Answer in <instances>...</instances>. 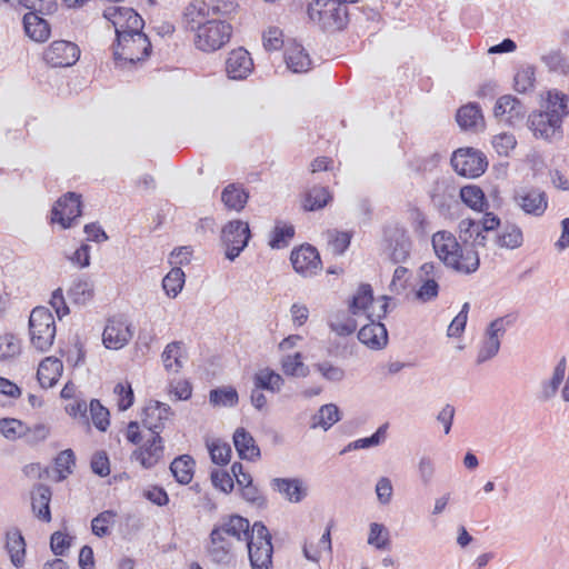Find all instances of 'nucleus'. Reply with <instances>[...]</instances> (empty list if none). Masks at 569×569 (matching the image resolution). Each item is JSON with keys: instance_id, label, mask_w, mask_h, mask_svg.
I'll list each match as a JSON object with an SVG mask.
<instances>
[{"instance_id": "obj_1", "label": "nucleus", "mask_w": 569, "mask_h": 569, "mask_svg": "<svg viewBox=\"0 0 569 569\" xmlns=\"http://www.w3.org/2000/svg\"><path fill=\"white\" fill-rule=\"evenodd\" d=\"M103 18L110 21L116 30L113 59L118 68L130 69L144 60L151 52V42L142 32L144 21L132 8L109 7Z\"/></svg>"}, {"instance_id": "obj_2", "label": "nucleus", "mask_w": 569, "mask_h": 569, "mask_svg": "<svg viewBox=\"0 0 569 569\" xmlns=\"http://www.w3.org/2000/svg\"><path fill=\"white\" fill-rule=\"evenodd\" d=\"M569 114V97L559 91H549L546 110L533 112L528 124L533 136L548 142L559 141L563 137L562 122Z\"/></svg>"}, {"instance_id": "obj_3", "label": "nucleus", "mask_w": 569, "mask_h": 569, "mask_svg": "<svg viewBox=\"0 0 569 569\" xmlns=\"http://www.w3.org/2000/svg\"><path fill=\"white\" fill-rule=\"evenodd\" d=\"M188 30L196 33V47L206 52L222 48L231 38L232 26L220 18L183 17Z\"/></svg>"}, {"instance_id": "obj_4", "label": "nucleus", "mask_w": 569, "mask_h": 569, "mask_svg": "<svg viewBox=\"0 0 569 569\" xmlns=\"http://www.w3.org/2000/svg\"><path fill=\"white\" fill-rule=\"evenodd\" d=\"M308 16L325 31L341 30L348 21L347 7L339 0H313L308 6Z\"/></svg>"}, {"instance_id": "obj_5", "label": "nucleus", "mask_w": 569, "mask_h": 569, "mask_svg": "<svg viewBox=\"0 0 569 569\" xmlns=\"http://www.w3.org/2000/svg\"><path fill=\"white\" fill-rule=\"evenodd\" d=\"M19 3L26 8L34 9L23 17V28L27 36L37 41L44 42L50 37V26L47 20L38 14L50 13L57 7L56 0H19Z\"/></svg>"}, {"instance_id": "obj_6", "label": "nucleus", "mask_w": 569, "mask_h": 569, "mask_svg": "<svg viewBox=\"0 0 569 569\" xmlns=\"http://www.w3.org/2000/svg\"><path fill=\"white\" fill-rule=\"evenodd\" d=\"M516 317L506 315L496 318L486 328L483 336L479 342L477 359L478 365H482L495 358L500 350L501 340L505 337L508 328L512 327Z\"/></svg>"}, {"instance_id": "obj_7", "label": "nucleus", "mask_w": 569, "mask_h": 569, "mask_svg": "<svg viewBox=\"0 0 569 569\" xmlns=\"http://www.w3.org/2000/svg\"><path fill=\"white\" fill-rule=\"evenodd\" d=\"M246 546L252 569H270L273 553L271 535L261 521L252 525L250 539Z\"/></svg>"}, {"instance_id": "obj_8", "label": "nucleus", "mask_w": 569, "mask_h": 569, "mask_svg": "<svg viewBox=\"0 0 569 569\" xmlns=\"http://www.w3.org/2000/svg\"><path fill=\"white\" fill-rule=\"evenodd\" d=\"M29 332L32 346L40 351H48L56 337V322L51 311L46 307H36L29 317Z\"/></svg>"}, {"instance_id": "obj_9", "label": "nucleus", "mask_w": 569, "mask_h": 569, "mask_svg": "<svg viewBox=\"0 0 569 569\" xmlns=\"http://www.w3.org/2000/svg\"><path fill=\"white\" fill-rule=\"evenodd\" d=\"M237 9L236 0H193L186 7L183 17L220 18L228 21L237 12Z\"/></svg>"}, {"instance_id": "obj_10", "label": "nucleus", "mask_w": 569, "mask_h": 569, "mask_svg": "<svg viewBox=\"0 0 569 569\" xmlns=\"http://www.w3.org/2000/svg\"><path fill=\"white\" fill-rule=\"evenodd\" d=\"M451 166L461 177L477 178L485 172L488 162L479 150L460 148L452 153Z\"/></svg>"}, {"instance_id": "obj_11", "label": "nucleus", "mask_w": 569, "mask_h": 569, "mask_svg": "<svg viewBox=\"0 0 569 569\" xmlns=\"http://www.w3.org/2000/svg\"><path fill=\"white\" fill-rule=\"evenodd\" d=\"M236 549L234 542L212 528L206 543V552L211 562L223 567L231 566L236 562Z\"/></svg>"}, {"instance_id": "obj_12", "label": "nucleus", "mask_w": 569, "mask_h": 569, "mask_svg": "<svg viewBox=\"0 0 569 569\" xmlns=\"http://www.w3.org/2000/svg\"><path fill=\"white\" fill-rule=\"evenodd\" d=\"M81 214V196L68 192L59 198L51 210V222L58 223L62 229L72 227Z\"/></svg>"}, {"instance_id": "obj_13", "label": "nucleus", "mask_w": 569, "mask_h": 569, "mask_svg": "<svg viewBox=\"0 0 569 569\" xmlns=\"http://www.w3.org/2000/svg\"><path fill=\"white\" fill-rule=\"evenodd\" d=\"M133 336L131 323L123 317L108 319L102 333V341L106 348L119 350L129 343Z\"/></svg>"}, {"instance_id": "obj_14", "label": "nucleus", "mask_w": 569, "mask_h": 569, "mask_svg": "<svg viewBox=\"0 0 569 569\" xmlns=\"http://www.w3.org/2000/svg\"><path fill=\"white\" fill-rule=\"evenodd\" d=\"M430 199L435 209L443 217L450 216L452 209L459 206L457 187L446 179L435 182Z\"/></svg>"}, {"instance_id": "obj_15", "label": "nucleus", "mask_w": 569, "mask_h": 569, "mask_svg": "<svg viewBox=\"0 0 569 569\" xmlns=\"http://www.w3.org/2000/svg\"><path fill=\"white\" fill-rule=\"evenodd\" d=\"M173 416L171 407L158 400H149L141 412L142 426L151 435H159L164 429L166 422Z\"/></svg>"}, {"instance_id": "obj_16", "label": "nucleus", "mask_w": 569, "mask_h": 569, "mask_svg": "<svg viewBox=\"0 0 569 569\" xmlns=\"http://www.w3.org/2000/svg\"><path fill=\"white\" fill-rule=\"evenodd\" d=\"M251 528L249 520L239 515L222 517L213 525L214 530H218L219 533L230 539L236 545L248 542L251 535Z\"/></svg>"}, {"instance_id": "obj_17", "label": "nucleus", "mask_w": 569, "mask_h": 569, "mask_svg": "<svg viewBox=\"0 0 569 569\" xmlns=\"http://www.w3.org/2000/svg\"><path fill=\"white\" fill-rule=\"evenodd\" d=\"M80 57L79 47L67 40L53 41L44 51L43 59L51 67L73 66Z\"/></svg>"}, {"instance_id": "obj_18", "label": "nucleus", "mask_w": 569, "mask_h": 569, "mask_svg": "<svg viewBox=\"0 0 569 569\" xmlns=\"http://www.w3.org/2000/svg\"><path fill=\"white\" fill-rule=\"evenodd\" d=\"M527 113L526 106L515 96H501L493 108V114L499 121L510 126L521 122Z\"/></svg>"}, {"instance_id": "obj_19", "label": "nucleus", "mask_w": 569, "mask_h": 569, "mask_svg": "<svg viewBox=\"0 0 569 569\" xmlns=\"http://www.w3.org/2000/svg\"><path fill=\"white\" fill-rule=\"evenodd\" d=\"M449 268L461 273H472L479 268L478 251H435Z\"/></svg>"}, {"instance_id": "obj_20", "label": "nucleus", "mask_w": 569, "mask_h": 569, "mask_svg": "<svg viewBox=\"0 0 569 569\" xmlns=\"http://www.w3.org/2000/svg\"><path fill=\"white\" fill-rule=\"evenodd\" d=\"M164 455L163 439L159 435H151L142 446L138 447L132 458L138 461L144 469L154 467Z\"/></svg>"}, {"instance_id": "obj_21", "label": "nucleus", "mask_w": 569, "mask_h": 569, "mask_svg": "<svg viewBox=\"0 0 569 569\" xmlns=\"http://www.w3.org/2000/svg\"><path fill=\"white\" fill-rule=\"evenodd\" d=\"M250 237L249 224L241 220L228 222L221 231V240L226 249H246Z\"/></svg>"}, {"instance_id": "obj_22", "label": "nucleus", "mask_w": 569, "mask_h": 569, "mask_svg": "<svg viewBox=\"0 0 569 569\" xmlns=\"http://www.w3.org/2000/svg\"><path fill=\"white\" fill-rule=\"evenodd\" d=\"M437 267L431 262H426L420 267L419 278L421 286L416 291V299L421 302L435 300L439 295V284L436 280Z\"/></svg>"}, {"instance_id": "obj_23", "label": "nucleus", "mask_w": 569, "mask_h": 569, "mask_svg": "<svg viewBox=\"0 0 569 569\" xmlns=\"http://www.w3.org/2000/svg\"><path fill=\"white\" fill-rule=\"evenodd\" d=\"M252 68V59L243 48L232 50L226 61V72L230 79H244L250 74Z\"/></svg>"}, {"instance_id": "obj_24", "label": "nucleus", "mask_w": 569, "mask_h": 569, "mask_svg": "<svg viewBox=\"0 0 569 569\" xmlns=\"http://www.w3.org/2000/svg\"><path fill=\"white\" fill-rule=\"evenodd\" d=\"M566 370L567 359L566 357H561L553 368L552 376L541 380L537 392V399L539 401L547 402L557 396L558 390L565 380Z\"/></svg>"}, {"instance_id": "obj_25", "label": "nucleus", "mask_w": 569, "mask_h": 569, "mask_svg": "<svg viewBox=\"0 0 569 569\" xmlns=\"http://www.w3.org/2000/svg\"><path fill=\"white\" fill-rule=\"evenodd\" d=\"M271 487L290 502H301L308 493V488L303 480L299 478H273Z\"/></svg>"}, {"instance_id": "obj_26", "label": "nucleus", "mask_w": 569, "mask_h": 569, "mask_svg": "<svg viewBox=\"0 0 569 569\" xmlns=\"http://www.w3.org/2000/svg\"><path fill=\"white\" fill-rule=\"evenodd\" d=\"M358 339L370 349L380 350L388 343V331L382 322L371 320L359 330Z\"/></svg>"}, {"instance_id": "obj_27", "label": "nucleus", "mask_w": 569, "mask_h": 569, "mask_svg": "<svg viewBox=\"0 0 569 569\" xmlns=\"http://www.w3.org/2000/svg\"><path fill=\"white\" fill-rule=\"evenodd\" d=\"M293 269L303 277H311L322 268L319 251H291Z\"/></svg>"}, {"instance_id": "obj_28", "label": "nucleus", "mask_w": 569, "mask_h": 569, "mask_svg": "<svg viewBox=\"0 0 569 569\" xmlns=\"http://www.w3.org/2000/svg\"><path fill=\"white\" fill-rule=\"evenodd\" d=\"M186 359L187 351L182 341L168 343L161 353V361L168 373H178L183 368Z\"/></svg>"}, {"instance_id": "obj_29", "label": "nucleus", "mask_w": 569, "mask_h": 569, "mask_svg": "<svg viewBox=\"0 0 569 569\" xmlns=\"http://www.w3.org/2000/svg\"><path fill=\"white\" fill-rule=\"evenodd\" d=\"M11 563L16 568H22L26 562V540L18 528L10 529L6 532L4 546Z\"/></svg>"}, {"instance_id": "obj_30", "label": "nucleus", "mask_w": 569, "mask_h": 569, "mask_svg": "<svg viewBox=\"0 0 569 569\" xmlns=\"http://www.w3.org/2000/svg\"><path fill=\"white\" fill-rule=\"evenodd\" d=\"M51 489L42 483L37 485L31 492V507L34 516L44 521L51 520L50 500Z\"/></svg>"}, {"instance_id": "obj_31", "label": "nucleus", "mask_w": 569, "mask_h": 569, "mask_svg": "<svg viewBox=\"0 0 569 569\" xmlns=\"http://www.w3.org/2000/svg\"><path fill=\"white\" fill-rule=\"evenodd\" d=\"M521 209L531 216L541 217L548 208V197L545 191L531 189L517 198Z\"/></svg>"}, {"instance_id": "obj_32", "label": "nucleus", "mask_w": 569, "mask_h": 569, "mask_svg": "<svg viewBox=\"0 0 569 569\" xmlns=\"http://www.w3.org/2000/svg\"><path fill=\"white\" fill-rule=\"evenodd\" d=\"M233 445L241 459L254 461L260 457V449L256 445V440L244 428L236 429Z\"/></svg>"}, {"instance_id": "obj_33", "label": "nucleus", "mask_w": 569, "mask_h": 569, "mask_svg": "<svg viewBox=\"0 0 569 569\" xmlns=\"http://www.w3.org/2000/svg\"><path fill=\"white\" fill-rule=\"evenodd\" d=\"M284 61L287 67L296 73L306 72L311 68V59L305 48L296 42L286 47Z\"/></svg>"}, {"instance_id": "obj_34", "label": "nucleus", "mask_w": 569, "mask_h": 569, "mask_svg": "<svg viewBox=\"0 0 569 569\" xmlns=\"http://www.w3.org/2000/svg\"><path fill=\"white\" fill-rule=\"evenodd\" d=\"M62 370V362L56 358H46L39 365L37 378L41 387L51 388L53 387Z\"/></svg>"}, {"instance_id": "obj_35", "label": "nucleus", "mask_w": 569, "mask_h": 569, "mask_svg": "<svg viewBox=\"0 0 569 569\" xmlns=\"http://www.w3.org/2000/svg\"><path fill=\"white\" fill-rule=\"evenodd\" d=\"M284 385L283 378L270 368L258 370L253 376V386L273 393L280 392Z\"/></svg>"}, {"instance_id": "obj_36", "label": "nucleus", "mask_w": 569, "mask_h": 569, "mask_svg": "<svg viewBox=\"0 0 569 569\" xmlns=\"http://www.w3.org/2000/svg\"><path fill=\"white\" fill-rule=\"evenodd\" d=\"M194 460L189 455H182L170 463V471L181 485H188L193 478Z\"/></svg>"}, {"instance_id": "obj_37", "label": "nucleus", "mask_w": 569, "mask_h": 569, "mask_svg": "<svg viewBox=\"0 0 569 569\" xmlns=\"http://www.w3.org/2000/svg\"><path fill=\"white\" fill-rule=\"evenodd\" d=\"M340 419V410L335 403L323 405L318 412L312 416L310 427L312 429L322 428L327 431Z\"/></svg>"}, {"instance_id": "obj_38", "label": "nucleus", "mask_w": 569, "mask_h": 569, "mask_svg": "<svg viewBox=\"0 0 569 569\" xmlns=\"http://www.w3.org/2000/svg\"><path fill=\"white\" fill-rule=\"evenodd\" d=\"M456 120L461 129L468 130L482 124L483 117L477 103H468L457 111Z\"/></svg>"}, {"instance_id": "obj_39", "label": "nucleus", "mask_w": 569, "mask_h": 569, "mask_svg": "<svg viewBox=\"0 0 569 569\" xmlns=\"http://www.w3.org/2000/svg\"><path fill=\"white\" fill-rule=\"evenodd\" d=\"M248 198V192L236 183L228 184L221 193V200L224 206L236 211H240L244 208Z\"/></svg>"}, {"instance_id": "obj_40", "label": "nucleus", "mask_w": 569, "mask_h": 569, "mask_svg": "<svg viewBox=\"0 0 569 569\" xmlns=\"http://www.w3.org/2000/svg\"><path fill=\"white\" fill-rule=\"evenodd\" d=\"M94 296L93 283L87 279H78L73 281L68 290L69 299L78 306H86Z\"/></svg>"}, {"instance_id": "obj_41", "label": "nucleus", "mask_w": 569, "mask_h": 569, "mask_svg": "<svg viewBox=\"0 0 569 569\" xmlns=\"http://www.w3.org/2000/svg\"><path fill=\"white\" fill-rule=\"evenodd\" d=\"M383 242L386 249H406L409 244V237L405 228L398 223H390L383 229Z\"/></svg>"}, {"instance_id": "obj_42", "label": "nucleus", "mask_w": 569, "mask_h": 569, "mask_svg": "<svg viewBox=\"0 0 569 569\" xmlns=\"http://www.w3.org/2000/svg\"><path fill=\"white\" fill-rule=\"evenodd\" d=\"M459 197L466 206L476 211H482L488 206L485 193L478 186L462 187Z\"/></svg>"}, {"instance_id": "obj_43", "label": "nucleus", "mask_w": 569, "mask_h": 569, "mask_svg": "<svg viewBox=\"0 0 569 569\" xmlns=\"http://www.w3.org/2000/svg\"><path fill=\"white\" fill-rule=\"evenodd\" d=\"M373 301V291L370 284L362 283L353 295L350 303L349 311L357 316L365 311Z\"/></svg>"}, {"instance_id": "obj_44", "label": "nucleus", "mask_w": 569, "mask_h": 569, "mask_svg": "<svg viewBox=\"0 0 569 569\" xmlns=\"http://www.w3.org/2000/svg\"><path fill=\"white\" fill-rule=\"evenodd\" d=\"M328 326L340 337H348L357 329V322L346 312H338L328 320Z\"/></svg>"}, {"instance_id": "obj_45", "label": "nucleus", "mask_w": 569, "mask_h": 569, "mask_svg": "<svg viewBox=\"0 0 569 569\" xmlns=\"http://www.w3.org/2000/svg\"><path fill=\"white\" fill-rule=\"evenodd\" d=\"M331 196L326 187H312L305 196L303 208L308 211H315L327 206Z\"/></svg>"}, {"instance_id": "obj_46", "label": "nucleus", "mask_w": 569, "mask_h": 569, "mask_svg": "<svg viewBox=\"0 0 569 569\" xmlns=\"http://www.w3.org/2000/svg\"><path fill=\"white\" fill-rule=\"evenodd\" d=\"M209 401L213 407H234L239 397L233 387H222L210 391Z\"/></svg>"}, {"instance_id": "obj_47", "label": "nucleus", "mask_w": 569, "mask_h": 569, "mask_svg": "<svg viewBox=\"0 0 569 569\" xmlns=\"http://www.w3.org/2000/svg\"><path fill=\"white\" fill-rule=\"evenodd\" d=\"M207 448L210 453L211 461L219 466L229 463L231 457V447L221 439L207 440Z\"/></svg>"}, {"instance_id": "obj_48", "label": "nucleus", "mask_w": 569, "mask_h": 569, "mask_svg": "<svg viewBox=\"0 0 569 569\" xmlns=\"http://www.w3.org/2000/svg\"><path fill=\"white\" fill-rule=\"evenodd\" d=\"M184 284V272L179 267H173L163 278L162 288L166 293L176 298Z\"/></svg>"}, {"instance_id": "obj_49", "label": "nucleus", "mask_w": 569, "mask_h": 569, "mask_svg": "<svg viewBox=\"0 0 569 569\" xmlns=\"http://www.w3.org/2000/svg\"><path fill=\"white\" fill-rule=\"evenodd\" d=\"M281 368L287 376L307 377L309 373L308 367L302 362V356L300 352L283 357Z\"/></svg>"}, {"instance_id": "obj_50", "label": "nucleus", "mask_w": 569, "mask_h": 569, "mask_svg": "<svg viewBox=\"0 0 569 569\" xmlns=\"http://www.w3.org/2000/svg\"><path fill=\"white\" fill-rule=\"evenodd\" d=\"M388 423L381 425L375 433H372L370 437L358 439L353 442H350L348 447L342 451L346 452L347 450L351 449H367L371 447L379 446L382 443L387 436L388 430Z\"/></svg>"}, {"instance_id": "obj_51", "label": "nucleus", "mask_w": 569, "mask_h": 569, "mask_svg": "<svg viewBox=\"0 0 569 569\" xmlns=\"http://www.w3.org/2000/svg\"><path fill=\"white\" fill-rule=\"evenodd\" d=\"M368 543L379 550L388 549L390 547V538L387 528L381 523L372 522L370 525Z\"/></svg>"}, {"instance_id": "obj_52", "label": "nucleus", "mask_w": 569, "mask_h": 569, "mask_svg": "<svg viewBox=\"0 0 569 569\" xmlns=\"http://www.w3.org/2000/svg\"><path fill=\"white\" fill-rule=\"evenodd\" d=\"M117 513L113 510H106L100 512L91 521L92 533L99 538L106 537L110 533L109 526L114 523Z\"/></svg>"}, {"instance_id": "obj_53", "label": "nucleus", "mask_w": 569, "mask_h": 569, "mask_svg": "<svg viewBox=\"0 0 569 569\" xmlns=\"http://www.w3.org/2000/svg\"><path fill=\"white\" fill-rule=\"evenodd\" d=\"M21 352L20 340L11 335L7 333L0 336V360L6 361L16 358Z\"/></svg>"}, {"instance_id": "obj_54", "label": "nucleus", "mask_w": 569, "mask_h": 569, "mask_svg": "<svg viewBox=\"0 0 569 569\" xmlns=\"http://www.w3.org/2000/svg\"><path fill=\"white\" fill-rule=\"evenodd\" d=\"M295 236V227L291 224H277L272 230V236L269 240L271 249H279L281 247H288L289 241Z\"/></svg>"}, {"instance_id": "obj_55", "label": "nucleus", "mask_w": 569, "mask_h": 569, "mask_svg": "<svg viewBox=\"0 0 569 569\" xmlns=\"http://www.w3.org/2000/svg\"><path fill=\"white\" fill-rule=\"evenodd\" d=\"M27 432V426L14 418H2L0 419V433L10 440L22 438L23 433Z\"/></svg>"}, {"instance_id": "obj_56", "label": "nucleus", "mask_w": 569, "mask_h": 569, "mask_svg": "<svg viewBox=\"0 0 569 569\" xmlns=\"http://www.w3.org/2000/svg\"><path fill=\"white\" fill-rule=\"evenodd\" d=\"M499 240L502 247L507 249H517L522 244V231L515 224H507L503 228L502 233L499 236Z\"/></svg>"}, {"instance_id": "obj_57", "label": "nucleus", "mask_w": 569, "mask_h": 569, "mask_svg": "<svg viewBox=\"0 0 569 569\" xmlns=\"http://www.w3.org/2000/svg\"><path fill=\"white\" fill-rule=\"evenodd\" d=\"M90 415L94 427L100 431H106L110 423L109 411L99 402V400H91Z\"/></svg>"}, {"instance_id": "obj_58", "label": "nucleus", "mask_w": 569, "mask_h": 569, "mask_svg": "<svg viewBox=\"0 0 569 569\" xmlns=\"http://www.w3.org/2000/svg\"><path fill=\"white\" fill-rule=\"evenodd\" d=\"M535 83V68L527 66L520 69L515 76V90L525 93L533 88Z\"/></svg>"}, {"instance_id": "obj_59", "label": "nucleus", "mask_w": 569, "mask_h": 569, "mask_svg": "<svg viewBox=\"0 0 569 569\" xmlns=\"http://www.w3.org/2000/svg\"><path fill=\"white\" fill-rule=\"evenodd\" d=\"M469 308V302H465L462 305L460 312L453 318V320L450 322L448 327L447 335L449 337H460L461 333L465 331Z\"/></svg>"}, {"instance_id": "obj_60", "label": "nucleus", "mask_w": 569, "mask_h": 569, "mask_svg": "<svg viewBox=\"0 0 569 569\" xmlns=\"http://www.w3.org/2000/svg\"><path fill=\"white\" fill-rule=\"evenodd\" d=\"M282 31L277 27H270L262 34L263 47L267 51L279 50L283 47Z\"/></svg>"}, {"instance_id": "obj_61", "label": "nucleus", "mask_w": 569, "mask_h": 569, "mask_svg": "<svg viewBox=\"0 0 569 569\" xmlns=\"http://www.w3.org/2000/svg\"><path fill=\"white\" fill-rule=\"evenodd\" d=\"M316 369L321 373V376L326 380L331 382H340L346 377V372L342 368L335 366L329 361L317 363Z\"/></svg>"}, {"instance_id": "obj_62", "label": "nucleus", "mask_w": 569, "mask_h": 569, "mask_svg": "<svg viewBox=\"0 0 569 569\" xmlns=\"http://www.w3.org/2000/svg\"><path fill=\"white\" fill-rule=\"evenodd\" d=\"M54 461L59 479H64L68 473H71V468L74 466V453L71 449H66L57 456Z\"/></svg>"}, {"instance_id": "obj_63", "label": "nucleus", "mask_w": 569, "mask_h": 569, "mask_svg": "<svg viewBox=\"0 0 569 569\" xmlns=\"http://www.w3.org/2000/svg\"><path fill=\"white\" fill-rule=\"evenodd\" d=\"M431 243L432 249H460L456 237L446 230L437 231L433 233Z\"/></svg>"}, {"instance_id": "obj_64", "label": "nucleus", "mask_w": 569, "mask_h": 569, "mask_svg": "<svg viewBox=\"0 0 569 569\" xmlns=\"http://www.w3.org/2000/svg\"><path fill=\"white\" fill-rule=\"evenodd\" d=\"M492 144L500 156H508L516 148L517 140L512 133H500L493 137Z\"/></svg>"}]
</instances>
